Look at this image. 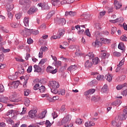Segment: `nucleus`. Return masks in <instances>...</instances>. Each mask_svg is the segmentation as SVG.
<instances>
[{
	"label": "nucleus",
	"instance_id": "bb28decb",
	"mask_svg": "<svg viewBox=\"0 0 127 127\" xmlns=\"http://www.w3.org/2000/svg\"><path fill=\"white\" fill-rule=\"evenodd\" d=\"M122 104V101L118 99L117 101H114L112 103V106H115L117 107V106H120Z\"/></svg>",
	"mask_w": 127,
	"mask_h": 127
},
{
	"label": "nucleus",
	"instance_id": "ea45409f",
	"mask_svg": "<svg viewBox=\"0 0 127 127\" xmlns=\"http://www.w3.org/2000/svg\"><path fill=\"white\" fill-rule=\"evenodd\" d=\"M107 91H108V85H107V84H105L104 86L102 87L101 91L103 93H106Z\"/></svg>",
	"mask_w": 127,
	"mask_h": 127
},
{
	"label": "nucleus",
	"instance_id": "f3484780",
	"mask_svg": "<svg viewBox=\"0 0 127 127\" xmlns=\"http://www.w3.org/2000/svg\"><path fill=\"white\" fill-rule=\"evenodd\" d=\"M35 11H37V8L32 7L29 9V10L27 11L28 14L31 15V14L34 13Z\"/></svg>",
	"mask_w": 127,
	"mask_h": 127
},
{
	"label": "nucleus",
	"instance_id": "dca6fc26",
	"mask_svg": "<svg viewBox=\"0 0 127 127\" xmlns=\"http://www.w3.org/2000/svg\"><path fill=\"white\" fill-rule=\"evenodd\" d=\"M118 119V117H116L115 120L112 121V126H113V127H120V125H119V122H120V120H119V119Z\"/></svg>",
	"mask_w": 127,
	"mask_h": 127
},
{
	"label": "nucleus",
	"instance_id": "ddd939ff",
	"mask_svg": "<svg viewBox=\"0 0 127 127\" xmlns=\"http://www.w3.org/2000/svg\"><path fill=\"white\" fill-rule=\"evenodd\" d=\"M39 7H41L42 9H49L50 7L47 3H40L38 4Z\"/></svg>",
	"mask_w": 127,
	"mask_h": 127
},
{
	"label": "nucleus",
	"instance_id": "e2e57ef3",
	"mask_svg": "<svg viewBox=\"0 0 127 127\" xmlns=\"http://www.w3.org/2000/svg\"><path fill=\"white\" fill-rule=\"evenodd\" d=\"M121 39L122 41H127V37L126 35H123L121 37Z\"/></svg>",
	"mask_w": 127,
	"mask_h": 127
},
{
	"label": "nucleus",
	"instance_id": "bf43d9fd",
	"mask_svg": "<svg viewBox=\"0 0 127 127\" xmlns=\"http://www.w3.org/2000/svg\"><path fill=\"white\" fill-rule=\"evenodd\" d=\"M81 27H82V28H85V26L84 25H81L80 26L79 25H77L76 26H75V28H76V29H77V30H79V29H80Z\"/></svg>",
	"mask_w": 127,
	"mask_h": 127
},
{
	"label": "nucleus",
	"instance_id": "de8ad7c7",
	"mask_svg": "<svg viewBox=\"0 0 127 127\" xmlns=\"http://www.w3.org/2000/svg\"><path fill=\"white\" fill-rule=\"evenodd\" d=\"M97 80L98 81H102L104 79V75L98 74L96 77Z\"/></svg>",
	"mask_w": 127,
	"mask_h": 127
},
{
	"label": "nucleus",
	"instance_id": "c03bdc74",
	"mask_svg": "<svg viewBox=\"0 0 127 127\" xmlns=\"http://www.w3.org/2000/svg\"><path fill=\"white\" fill-rule=\"evenodd\" d=\"M24 105L26 106V107H28V106L30 105V100H29L28 98H26L25 100Z\"/></svg>",
	"mask_w": 127,
	"mask_h": 127
},
{
	"label": "nucleus",
	"instance_id": "20e7f679",
	"mask_svg": "<svg viewBox=\"0 0 127 127\" xmlns=\"http://www.w3.org/2000/svg\"><path fill=\"white\" fill-rule=\"evenodd\" d=\"M109 33H109L108 31H104L101 33L98 31H96L95 32V35L96 36H97V37H104V36H106V35H109Z\"/></svg>",
	"mask_w": 127,
	"mask_h": 127
},
{
	"label": "nucleus",
	"instance_id": "3c124183",
	"mask_svg": "<svg viewBox=\"0 0 127 127\" xmlns=\"http://www.w3.org/2000/svg\"><path fill=\"white\" fill-rule=\"evenodd\" d=\"M84 34L85 35H87V36H88V37H91V33H90V31L89 30V29H87L85 30Z\"/></svg>",
	"mask_w": 127,
	"mask_h": 127
},
{
	"label": "nucleus",
	"instance_id": "6ab92c4d",
	"mask_svg": "<svg viewBox=\"0 0 127 127\" xmlns=\"http://www.w3.org/2000/svg\"><path fill=\"white\" fill-rule=\"evenodd\" d=\"M100 40L102 41L104 44H110L111 43V40L109 39L100 38Z\"/></svg>",
	"mask_w": 127,
	"mask_h": 127
},
{
	"label": "nucleus",
	"instance_id": "473e14b6",
	"mask_svg": "<svg viewBox=\"0 0 127 127\" xmlns=\"http://www.w3.org/2000/svg\"><path fill=\"white\" fill-rule=\"evenodd\" d=\"M93 46H95V47H99L102 46V43L99 41H98V40H96L94 43V45H93Z\"/></svg>",
	"mask_w": 127,
	"mask_h": 127
},
{
	"label": "nucleus",
	"instance_id": "69168bd1",
	"mask_svg": "<svg viewBox=\"0 0 127 127\" xmlns=\"http://www.w3.org/2000/svg\"><path fill=\"white\" fill-rule=\"evenodd\" d=\"M32 71V66L30 65L27 69V73H31Z\"/></svg>",
	"mask_w": 127,
	"mask_h": 127
},
{
	"label": "nucleus",
	"instance_id": "864d4df0",
	"mask_svg": "<svg viewBox=\"0 0 127 127\" xmlns=\"http://www.w3.org/2000/svg\"><path fill=\"white\" fill-rule=\"evenodd\" d=\"M40 84H41V83H40V82H39V83L36 84L34 86V90L36 91V90H38V89H39V88H40L39 86H40Z\"/></svg>",
	"mask_w": 127,
	"mask_h": 127
},
{
	"label": "nucleus",
	"instance_id": "6e6d98bb",
	"mask_svg": "<svg viewBox=\"0 0 127 127\" xmlns=\"http://www.w3.org/2000/svg\"><path fill=\"white\" fill-rule=\"evenodd\" d=\"M8 78L10 79V80L13 81L14 80H16V76H14V75H9L8 76Z\"/></svg>",
	"mask_w": 127,
	"mask_h": 127
},
{
	"label": "nucleus",
	"instance_id": "7ed1b4c3",
	"mask_svg": "<svg viewBox=\"0 0 127 127\" xmlns=\"http://www.w3.org/2000/svg\"><path fill=\"white\" fill-rule=\"evenodd\" d=\"M18 114V111L17 110H9L6 113V116L7 117H8V116H10L12 118V119H16V115Z\"/></svg>",
	"mask_w": 127,
	"mask_h": 127
},
{
	"label": "nucleus",
	"instance_id": "9b49d317",
	"mask_svg": "<svg viewBox=\"0 0 127 127\" xmlns=\"http://www.w3.org/2000/svg\"><path fill=\"white\" fill-rule=\"evenodd\" d=\"M24 29L26 32H30L31 33L33 34L34 35H37V34L39 33V31L38 30L33 31L29 28H25Z\"/></svg>",
	"mask_w": 127,
	"mask_h": 127
},
{
	"label": "nucleus",
	"instance_id": "f704fd0d",
	"mask_svg": "<svg viewBox=\"0 0 127 127\" xmlns=\"http://www.w3.org/2000/svg\"><path fill=\"white\" fill-rule=\"evenodd\" d=\"M54 14H55V11L54 10L51 11L48 14L47 16V18H48V19L50 18L52 16H53V15H54Z\"/></svg>",
	"mask_w": 127,
	"mask_h": 127
},
{
	"label": "nucleus",
	"instance_id": "f8f14e48",
	"mask_svg": "<svg viewBox=\"0 0 127 127\" xmlns=\"http://www.w3.org/2000/svg\"><path fill=\"white\" fill-rule=\"evenodd\" d=\"M101 54L100 56L102 59H106V58H109L110 55L108 54L106 51H101Z\"/></svg>",
	"mask_w": 127,
	"mask_h": 127
},
{
	"label": "nucleus",
	"instance_id": "cd10ccee",
	"mask_svg": "<svg viewBox=\"0 0 127 127\" xmlns=\"http://www.w3.org/2000/svg\"><path fill=\"white\" fill-rule=\"evenodd\" d=\"M58 23L60 25H65L66 24V20L64 18H61L59 20Z\"/></svg>",
	"mask_w": 127,
	"mask_h": 127
},
{
	"label": "nucleus",
	"instance_id": "f03ea898",
	"mask_svg": "<svg viewBox=\"0 0 127 127\" xmlns=\"http://www.w3.org/2000/svg\"><path fill=\"white\" fill-rule=\"evenodd\" d=\"M71 115H68L64 117L61 121V124L64 127H66L68 125H70V122H71Z\"/></svg>",
	"mask_w": 127,
	"mask_h": 127
},
{
	"label": "nucleus",
	"instance_id": "393cba45",
	"mask_svg": "<svg viewBox=\"0 0 127 127\" xmlns=\"http://www.w3.org/2000/svg\"><path fill=\"white\" fill-rule=\"evenodd\" d=\"M0 102L4 103V104H7L8 103V98L6 97H1L0 99Z\"/></svg>",
	"mask_w": 127,
	"mask_h": 127
},
{
	"label": "nucleus",
	"instance_id": "2f4dec72",
	"mask_svg": "<svg viewBox=\"0 0 127 127\" xmlns=\"http://www.w3.org/2000/svg\"><path fill=\"white\" fill-rule=\"evenodd\" d=\"M58 95L61 96H64L65 95V89H59L58 90Z\"/></svg>",
	"mask_w": 127,
	"mask_h": 127
},
{
	"label": "nucleus",
	"instance_id": "58836bf2",
	"mask_svg": "<svg viewBox=\"0 0 127 127\" xmlns=\"http://www.w3.org/2000/svg\"><path fill=\"white\" fill-rule=\"evenodd\" d=\"M118 48L119 49H120V50H124L125 48V45L124 44V43L123 42L120 43L118 45Z\"/></svg>",
	"mask_w": 127,
	"mask_h": 127
},
{
	"label": "nucleus",
	"instance_id": "a211bd4d",
	"mask_svg": "<svg viewBox=\"0 0 127 127\" xmlns=\"http://www.w3.org/2000/svg\"><path fill=\"white\" fill-rule=\"evenodd\" d=\"M95 89H89L88 91H86L84 92L85 96H88V95H92V94H94L95 92Z\"/></svg>",
	"mask_w": 127,
	"mask_h": 127
},
{
	"label": "nucleus",
	"instance_id": "774afa93",
	"mask_svg": "<svg viewBox=\"0 0 127 127\" xmlns=\"http://www.w3.org/2000/svg\"><path fill=\"white\" fill-rule=\"evenodd\" d=\"M20 123L19 122L16 123L15 124L12 125V127H18L19 126Z\"/></svg>",
	"mask_w": 127,
	"mask_h": 127
},
{
	"label": "nucleus",
	"instance_id": "0eeeda50",
	"mask_svg": "<svg viewBox=\"0 0 127 127\" xmlns=\"http://www.w3.org/2000/svg\"><path fill=\"white\" fill-rule=\"evenodd\" d=\"M40 50L39 57V58H42L43 57V52H46L48 50V48L47 47H41Z\"/></svg>",
	"mask_w": 127,
	"mask_h": 127
},
{
	"label": "nucleus",
	"instance_id": "8fccbe9b",
	"mask_svg": "<svg viewBox=\"0 0 127 127\" xmlns=\"http://www.w3.org/2000/svg\"><path fill=\"white\" fill-rule=\"evenodd\" d=\"M122 55L121 54V53L118 52H114L113 53V56L114 57H120Z\"/></svg>",
	"mask_w": 127,
	"mask_h": 127
},
{
	"label": "nucleus",
	"instance_id": "a19ab883",
	"mask_svg": "<svg viewBox=\"0 0 127 127\" xmlns=\"http://www.w3.org/2000/svg\"><path fill=\"white\" fill-rule=\"evenodd\" d=\"M45 90H46L45 86L42 85L39 88L40 93H44V92H45Z\"/></svg>",
	"mask_w": 127,
	"mask_h": 127
},
{
	"label": "nucleus",
	"instance_id": "2eb2a0df",
	"mask_svg": "<svg viewBox=\"0 0 127 127\" xmlns=\"http://www.w3.org/2000/svg\"><path fill=\"white\" fill-rule=\"evenodd\" d=\"M23 23L26 27H29V17H25L23 19Z\"/></svg>",
	"mask_w": 127,
	"mask_h": 127
},
{
	"label": "nucleus",
	"instance_id": "72a5a7b5",
	"mask_svg": "<svg viewBox=\"0 0 127 127\" xmlns=\"http://www.w3.org/2000/svg\"><path fill=\"white\" fill-rule=\"evenodd\" d=\"M51 2L54 6H58V5H60V1L52 0Z\"/></svg>",
	"mask_w": 127,
	"mask_h": 127
},
{
	"label": "nucleus",
	"instance_id": "49530a36",
	"mask_svg": "<svg viewBox=\"0 0 127 127\" xmlns=\"http://www.w3.org/2000/svg\"><path fill=\"white\" fill-rule=\"evenodd\" d=\"M75 123L77 124V125H82V123H83V120L80 118H78L76 120Z\"/></svg>",
	"mask_w": 127,
	"mask_h": 127
},
{
	"label": "nucleus",
	"instance_id": "052dcab7",
	"mask_svg": "<svg viewBox=\"0 0 127 127\" xmlns=\"http://www.w3.org/2000/svg\"><path fill=\"white\" fill-rule=\"evenodd\" d=\"M51 92L53 94H58V90L56 88L51 89Z\"/></svg>",
	"mask_w": 127,
	"mask_h": 127
},
{
	"label": "nucleus",
	"instance_id": "680f3d73",
	"mask_svg": "<svg viewBox=\"0 0 127 127\" xmlns=\"http://www.w3.org/2000/svg\"><path fill=\"white\" fill-rule=\"evenodd\" d=\"M4 92V87L2 84H0V93H2Z\"/></svg>",
	"mask_w": 127,
	"mask_h": 127
},
{
	"label": "nucleus",
	"instance_id": "a878e982",
	"mask_svg": "<svg viewBox=\"0 0 127 127\" xmlns=\"http://www.w3.org/2000/svg\"><path fill=\"white\" fill-rule=\"evenodd\" d=\"M85 126L86 127H90L95 126V123L92 121H88L85 123Z\"/></svg>",
	"mask_w": 127,
	"mask_h": 127
},
{
	"label": "nucleus",
	"instance_id": "4be33fe9",
	"mask_svg": "<svg viewBox=\"0 0 127 127\" xmlns=\"http://www.w3.org/2000/svg\"><path fill=\"white\" fill-rule=\"evenodd\" d=\"M7 11L8 12H9L10 11H11L12 9H13L14 5L12 4H7L6 6Z\"/></svg>",
	"mask_w": 127,
	"mask_h": 127
},
{
	"label": "nucleus",
	"instance_id": "09e8293b",
	"mask_svg": "<svg viewBox=\"0 0 127 127\" xmlns=\"http://www.w3.org/2000/svg\"><path fill=\"white\" fill-rule=\"evenodd\" d=\"M117 30H118V28H117V27H113L111 28V34H115V33H116V32H117Z\"/></svg>",
	"mask_w": 127,
	"mask_h": 127
},
{
	"label": "nucleus",
	"instance_id": "7c9ffc66",
	"mask_svg": "<svg viewBox=\"0 0 127 127\" xmlns=\"http://www.w3.org/2000/svg\"><path fill=\"white\" fill-rule=\"evenodd\" d=\"M6 122L7 124H8V125H12L14 124V121H13V120H12V119L10 118H7L6 119Z\"/></svg>",
	"mask_w": 127,
	"mask_h": 127
},
{
	"label": "nucleus",
	"instance_id": "37998d69",
	"mask_svg": "<svg viewBox=\"0 0 127 127\" xmlns=\"http://www.w3.org/2000/svg\"><path fill=\"white\" fill-rule=\"evenodd\" d=\"M46 61H47V59H42L39 64V66H42Z\"/></svg>",
	"mask_w": 127,
	"mask_h": 127
},
{
	"label": "nucleus",
	"instance_id": "1a4fd4ad",
	"mask_svg": "<svg viewBox=\"0 0 127 127\" xmlns=\"http://www.w3.org/2000/svg\"><path fill=\"white\" fill-rule=\"evenodd\" d=\"M37 113V111L36 110H31L28 112V115L29 118L31 119H34L35 117H36V113Z\"/></svg>",
	"mask_w": 127,
	"mask_h": 127
},
{
	"label": "nucleus",
	"instance_id": "338daca9",
	"mask_svg": "<svg viewBox=\"0 0 127 127\" xmlns=\"http://www.w3.org/2000/svg\"><path fill=\"white\" fill-rule=\"evenodd\" d=\"M76 14H77L76 12H74V11H69L70 16H75V15H76Z\"/></svg>",
	"mask_w": 127,
	"mask_h": 127
},
{
	"label": "nucleus",
	"instance_id": "5701e85b",
	"mask_svg": "<svg viewBox=\"0 0 127 127\" xmlns=\"http://www.w3.org/2000/svg\"><path fill=\"white\" fill-rule=\"evenodd\" d=\"M40 65H34V72H37L38 73H40V72H41L42 71V69H41V67L39 66Z\"/></svg>",
	"mask_w": 127,
	"mask_h": 127
},
{
	"label": "nucleus",
	"instance_id": "9d476101",
	"mask_svg": "<svg viewBox=\"0 0 127 127\" xmlns=\"http://www.w3.org/2000/svg\"><path fill=\"white\" fill-rule=\"evenodd\" d=\"M9 101L12 103H17L21 101V98L15 99V96L12 95L9 97Z\"/></svg>",
	"mask_w": 127,
	"mask_h": 127
},
{
	"label": "nucleus",
	"instance_id": "b1692460",
	"mask_svg": "<svg viewBox=\"0 0 127 127\" xmlns=\"http://www.w3.org/2000/svg\"><path fill=\"white\" fill-rule=\"evenodd\" d=\"M91 62L92 63V64H94V65H97L100 63V59H99L98 57H96L91 60Z\"/></svg>",
	"mask_w": 127,
	"mask_h": 127
},
{
	"label": "nucleus",
	"instance_id": "a18cd8bd",
	"mask_svg": "<svg viewBox=\"0 0 127 127\" xmlns=\"http://www.w3.org/2000/svg\"><path fill=\"white\" fill-rule=\"evenodd\" d=\"M12 84L14 85V88H16L19 86V81H13Z\"/></svg>",
	"mask_w": 127,
	"mask_h": 127
},
{
	"label": "nucleus",
	"instance_id": "0e129e2a",
	"mask_svg": "<svg viewBox=\"0 0 127 127\" xmlns=\"http://www.w3.org/2000/svg\"><path fill=\"white\" fill-rule=\"evenodd\" d=\"M26 108L23 107V108H22V112H21L20 113V114L21 115H25V114H26Z\"/></svg>",
	"mask_w": 127,
	"mask_h": 127
},
{
	"label": "nucleus",
	"instance_id": "4c0bfd02",
	"mask_svg": "<svg viewBox=\"0 0 127 127\" xmlns=\"http://www.w3.org/2000/svg\"><path fill=\"white\" fill-rule=\"evenodd\" d=\"M117 118H118V120H119V121H124L126 120V117L125 116V114L124 113L122 115H120Z\"/></svg>",
	"mask_w": 127,
	"mask_h": 127
},
{
	"label": "nucleus",
	"instance_id": "39448f33",
	"mask_svg": "<svg viewBox=\"0 0 127 127\" xmlns=\"http://www.w3.org/2000/svg\"><path fill=\"white\" fill-rule=\"evenodd\" d=\"M49 85L51 87V88L57 89V88H59L60 85H59V83L56 81H51L49 82Z\"/></svg>",
	"mask_w": 127,
	"mask_h": 127
},
{
	"label": "nucleus",
	"instance_id": "423d86ee",
	"mask_svg": "<svg viewBox=\"0 0 127 127\" xmlns=\"http://www.w3.org/2000/svg\"><path fill=\"white\" fill-rule=\"evenodd\" d=\"M58 69L54 67L49 65L47 67V72L48 73H51V74H56L57 73Z\"/></svg>",
	"mask_w": 127,
	"mask_h": 127
},
{
	"label": "nucleus",
	"instance_id": "4d7b16f0",
	"mask_svg": "<svg viewBox=\"0 0 127 127\" xmlns=\"http://www.w3.org/2000/svg\"><path fill=\"white\" fill-rule=\"evenodd\" d=\"M62 63L60 61H56L55 62V66H57V67H59L61 66Z\"/></svg>",
	"mask_w": 127,
	"mask_h": 127
},
{
	"label": "nucleus",
	"instance_id": "e433bc0d",
	"mask_svg": "<svg viewBox=\"0 0 127 127\" xmlns=\"http://www.w3.org/2000/svg\"><path fill=\"white\" fill-rule=\"evenodd\" d=\"M46 115V111H44L39 115V118L40 119H44V118H45V115Z\"/></svg>",
	"mask_w": 127,
	"mask_h": 127
},
{
	"label": "nucleus",
	"instance_id": "5fc2aeb1",
	"mask_svg": "<svg viewBox=\"0 0 127 127\" xmlns=\"http://www.w3.org/2000/svg\"><path fill=\"white\" fill-rule=\"evenodd\" d=\"M0 30H1V31H3V32H6V33H8V30L4 28L2 26H0Z\"/></svg>",
	"mask_w": 127,
	"mask_h": 127
},
{
	"label": "nucleus",
	"instance_id": "aec40b11",
	"mask_svg": "<svg viewBox=\"0 0 127 127\" xmlns=\"http://www.w3.org/2000/svg\"><path fill=\"white\" fill-rule=\"evenodd\" d=\"M68 71H70V72H74V71L77 70V65H70L68 68Z\"/></svg>",
	"mask_w": 127,
	"mask_h": 127
},
{
	"label": "nucleus",
	"instance_id": "79ce46f5",
	"mask_svg": "<svg viewBox=\"0 0 127 127\" xmlns=\"http://www.w3.org/2000/svg\"><path fill=\"white\" fill-rule=\"evenodd\" d=\"M126 79V75H123L117 78V81L118 82H121V81H124Z\"/></svg>",
	"mask_w": 127,
	"mask_h": 127
},
{
	"label": "nucleus",
	"instance_id": "c85d7f7f",
	"mask_svg": "<svg viewBox=\"0 0 127 127\" xmlns=\"http://www.w3.org/2000/svg\"><path fill=\"white\" fill-rule=\"evenodd\" d=\"M101 100V98L99 96H93L91 98V101H94V102H98Z\"/></svg>",
	"mask_w": 127,
	"mask_h": 127
},
{
	"label": "nucleus",
	"instance_id": "603ef678",
	"mask_svg": "<svg viewBox=\"0 0 127 127\" xmlns=\"http://www.w3.org/2000/svg\"><path fill=\"white\" fill-rule=\"evenodd\" d=\"M30 94V90L29 89H25L24 91V96H27Z\"/></svg>",
	"mask_w": 127,
	"mask_h": 127
},
{
	"label": "nucleus",
	"instance_id": "13d9d810",
	"mask_svg": "<svg viewBox=\"0 0 127 127\" xmlns=\"http://www.w3.org/2000/svg\"><path fill=\"white\" fill-rule=\"evenodd\" d=\"M21 16H22V14L21 13H19L15 15V17L16 19H20Z\"/></svg>",
	"mask_w": 127,
	"mask_h": 127
},
{
	"label": "nucleus",
	"instance_id": "4468645a",
	"mask_svg": "<svg viewBox=\"0 0 127 127\" xmlns=\"http://www.w3.org/2000/svg\"><path fill=\"white\" fill-rule=\"evenodd\" d=\"M114 4L116 9H120V8H121L123 6L122 3L119 2L118 0H114Z\"/></svg>",
	"mask_w": 127,
	"mask_h": 127
},
{
	"label": "nucleus",
	"instance_id": "412c9836",
	"mask_svg": "<svg viewBox=\"0 0 127 127\" xmlns=\"http://www.w3.org/2000/svg\"><path fill=\"white\" fill-rule=\"evenodd\" d=\"M45 124L46 127H51V126H52V124H51V123H50V121L49 120H47L46 121V122H43L42 123H40V125H42H42H44Z\"/></svg>",
	"mask_w": 127,
	"mask_h": 127
},
{
	"label": "nucleus",
	"instance_id": "c756f323",
	"mask_svg": "<svg viewBox=\"0 0 127 127\" xmlns=\"http://www.w3.org/2000/svg\"><path fill=\"white\" fill-rule=\"evenodd\" d=\"M127 84L124 83L123 84H119L116 87L117 90H121V89H123V88H124V87H127Z\"/></svg>",
	"mask_w": 127,
	"mask_h": 127
},
{
	"label": "nucleus",
	"instance_id": "6e6552de",
	"mask_svg": "<svg viewBox=\"0 0 127 127\" xmlns=\"http://www.w3.org/2000/svg\"><path fill=\"white\" fill-rule=\"evenodd\" d=\"M59 34L58 35V36H53L52 37L51 39H57V38H61V36L63 35H64V33L65 32V31L63 29H59Z\"/></svg>",
	"mask_w": 127,
	"mask_h": 127
},
{
	"label": "nucleus",
	"instance_id": "f257e3e1",
	"mask_svg": "<svg viewBox=\"0 0 127 127\" xmlns=\"http://www.w3.org/2000/svg\"><path fill=\"white\" fill-rule=\"evenodd\" d=\"M95 57V55L93 53V52H89L87 54V55L85 56V59H88L86 61L85 63L84 64V66L86 68H91L92 66H93V63L92 62V58Z\"/></svg>",
	"mask_w": 127,
	"mask_h": 127
},
{
	"label": "nucleus",
	"instance_id": "c9c22d12",
	"mask_svg": "<svg viewBox=\"0 0 127 127\" xmlns=\"http://www.w3.org/2000/svg\"><path fill=\"white\" fill-rule=\"evenodd\" d=\"M105 78L108 81V82H111L113 80V76L111 74H107L105 75Z\"/></svg>",
	"mask_w": 127,
	"mask_h": 127
}]
</instances>
